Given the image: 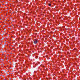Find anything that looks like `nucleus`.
Here are the masks:
<instances>
[{"mask_svg": "<svg viewBox=\"0 0 80 80\" xmlns=\"http://www.w3.org/2000/svg\"><path fill=\"white\" fill-rule=\"evenodd\" d=\"M51 5V4H49V6H50Z\"/></svg>", "mask_w": 80, "mask_h": 80, "instance_id": "7ed1b4c3", "label": "nucleus"}, {"mask_svg": "<svg viewBox=\"0 0 80 80\" xmlns=\"http://www.w3.org/2000/svg\"><path fill=\"white\" fill-rule=\"evenodd\" d=\"M39 78H37V79L38 80V79H39Z\"/></svg>", "mask_w": 80, "mask_h": 80, "instance_id": "f03ea898", "label": "nucleus"}, {"mask_svg": "<svg viewBox=\"0 0 80 80\" xmlns=\"http://www.w3.org/2000/svg\"><path fill=\"white\" fill-rule=\"evenodd\" d=\"M34 43L36 44L37 43V40H35V41H34Z\"/></svg>", "mask_w": 80, "mask_h": 80, "instance_id": "f257e3e1", "label": "nucleus"}]
</instances>
